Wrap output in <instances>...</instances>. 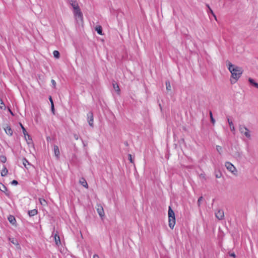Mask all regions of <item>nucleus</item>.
I'll return each mask as SVG.
<instances>
[{
	"instance_id": "obj_34",
	"label": "nucleus",
	"mask_w": 258,
	"mask_h": 258,
	"mask_svg": "<svg viewBox=\"0 0 258 258\" xmlns=\"http://www.w3.org/2000/svg\"><path fill=\"white\" fill-rule=\"evenodd\" d=\"M128 159L131 163H133V160L132 157V155L131 154H128Z\"/></svg>"
},
{
	"instance_id": "obj_19",
	"label": "nucleus",
	"mask_w": 258,
	"mask_h": 258,
	"mask_svg": "<svg viewBox=\"0 0 258 258\" xmlns=\"http://www.w3.org/2000/svg\"><path fill=\"white\" fill-rule=\"evenodd\" d=\"M95 30L97 31V32L100 34L102 35V27L100 26H98L95 28Z\"/></svg>"
},
{
	"instance_id": "obj_29",
	"label": "nucleus",
	"mask_w": 258,
	"mask_h": 258,
	"mask_svg": "<svg viewBox=\"0 0 258 258\" xmlns=\"http://www.w3.org/2000/svg\"><path fill=\"white\" fill-rule=\"evenodd\" d=\"M113 87L114 88V89L117 91V92H119V87L116 84H113Z\"/></svg>"
},
{
	"instance_id": "obj_31",
	"label": "nucleus",
	"mask_w": 258,
	"mask_h": 258,
	"mask_svg": "<svg viewBox=\"0 0 258 258\" xmlns=\"http://www.w3.org/2000/svg\"><path fill=\"white\" fill-rule=\"evenodd\" d=\"M208 13H210L213 16V17H214L215 19L216 20V16L214 14L213 11H212V10L211 9H210V10H209V11H208Z\"/></svg>"
},
{
	"instance_id": "obj_43",
	"label": "nucleus",
	"mask_w": 258,
	"mask_h": 258,
	"mask_svg": "<svg viewBox=\"0 0 258 258\" xmlns=\"http://www.w3.org/2000/svg\"><path fill=\"white\" fill-rule=\"evenodd\" d=\"M9 111H10V113H11V114L14 115L13 113L11 111V110L10 109H9Z\"/></svg>"
},
{
	"instance_id": "obj_42",
	"label": "nucleus",
	"mask_w": 258,
	"mask_h": 258,
	"mask_svg": "<svg viewBox=\"0 0 258 258\" xmlns=\"http://www.w3.org/2000/svg\"><path fill=\"white\" fill-rule=\"evenodd\" d=\"M206 6L207 7V8H208L209 10H210V9H211L209 5L207 4Z\"/></svg>"
},
{
	"instance_id": "obj_20",
	"label": "nucleus",
	"mask_w": 258,
	"mask_h": 258,
	"mask_svg": "<svg viewBox=\"0 0 258 258\" xmlns=\"http://www.w3.org/2000/svg\"><path fill=\"white\" fill-rule=\"evenodd\" d=\"M166 89L168 91H170L171 90V87L170 85V83L169 81H167L166 82Z\"/></svg>"
},
{
	"instance_id": "obj_8",
	"label": "nucleus",
	"mask_w": 258,
	"mask_h": 258,
	"mask_svg": "<svg viewBox=\"0 0 258 258\" xmlns=\"http://www.w3.org/2000/svg\"><path fill=\"white\" fill-rule=\"evenodd\" d=\"M4 130L5 131L6 133L9 135V136H12L13 132L12 128L10 127V126H7L4 128Z\"/></svg>"
},
{
	"instance_id": "obj_22",
	"label": "nucleus",
	"mask_w": 258,
	"mask_h": 258,
	"mask_svg": "<svg viewBox=\"0 0 258 258\" xmlns=\"http://www.w3.org/2000/svg\"><path fill=\"white\" fill-rule=\"evenodd\" d=\"M0 108L2 109H5L6 108L5 104L2 99H0Z\"/></svg>"
},
{
	"instance_id": "obj_23",
	"label": "nucleus",
	"mask_w": 258,
	"mask_h": 258,
	"mask_svg": "<svg viewBox=\"0 0 258 258\" xmlns=\"http://www.w3.org/2000/svg\"><path fill=\"white\" fill-rule=\"evenodd\" d=\"M53 54L54 56L57 58H59V52L57 50H54L53 52Z\"/></svg>"
},
{
	"instance_id": "obj_24",
	"label": "nucleus",
	"mask_w": 258,
	"mask_h": 258,
	"mask_svg": "<svg viewBox=\"0 0 258 258\" xmlns=\"http://www.w3.org/2000/svg\"><path fill=\"white\" fill-rule=\"evenodd\" d=\"M39 202L41 205L43 206H45L47 204L46 201L43 199H39Z\"/></svg>"
},
{
	"instance_id": "obj_33",
	"label": "nucleus",
	"mask_w": 258,
	"mask_h": 258,
	"mask_svg": "<svg viewBox=\"0 0 258 258\" xmlns=\"http://www.w3.org/2000/svg\"><path fill=\"white\" fill-rule=\"evenodd\" d=\"M51 82L52 83L53 87L55 88L56 84L55 81L54 80H51Z\"/></svg>"
},
{
	"instance_id": "obj_21",
	"label": "nucleus",
	"mask_w": 258,
	"mask_h": 258,
	"mask_svg": "<svg viewBox=\"0 0 258 258\" xmlns=\"http://www.w3.org/2000/svg\"><path fill=\"white\" fill-rule=\"evenodd\" d=\"M0 190L3 192H5L7 190V187L3 184H0Z\"/></svg>"
},
{
	"instance_id": "obj_25",
	"label": "nucleus",
	"mask_w": 258,
	"mask_h": 258,
	"mask_svg": "<svg viewBox=\"0 0 258 258\" xmlns=\"http://www.w3.org/2000/svg\"><path fill=\"white\" fill-rule=\"evenodd\" d=\"M7 161V158L5 156H0V161L2 163H5Z\"/></svg>"
},
{
	"instance_id": "obj_27",
	"label": "nucleus",
	"mask_w": 258,
	"mask_h": 258,
	"mask_svg": "<svg viewBox=\"0 0 258 258\" xmlns=\"http://www.w3.org/2000/svg\"><path fill=\"white\" fill-rule=\"evenodd\" d=\"M20 125H21V127L23 130V134L25 136H26V135L28 136V137H29V136L27 134V132H26V131L25 130V128H24V127L23 126V125L20 123Z\"/></svg>"
},
{
	"instance_id": "obj_5",
	"label": "nucleus",
	"mask_w": 258,
	"mask_h": 258,
	"mask_svg": "<svg viewBox=\"0 0 258 258\" xmlns=\"http://www.w3.org/2000/svg\"><path fill=\"white\" fill-rule=\"evenodd\" d=\"M225 166L227 169L231 172L233 174L236 175L237 173V170L236 168L230 162H226L225 164Z\"/></svg>"
},
{
	"instance_id": "obj_2",
	"label": "nucleus",
	"mask_w": 258,
	"mask_h": 258,
	"mask_svg": "<svg viewBox=\"0 0 258 258\" xmlns=\"http://www.w3.org/2000/svg\"><path fill=\"white\" fill-rule=\"evenodd\" d=\"M74 19L78 26H83L84 24L83 14L81 9L73 11Z\"/></svg>"
},
{
	"instance_id": "obj_7",
	"label": "nucleus",
	"mask_w": 258,
	"mask_h": 258,
	"mask_svg": "<svg viewBox=\"0 0 258 258\" xmlns=\"http://www.w3.org/2000/svg\"><path fill=\"white\" fill-rule=\"evenodd\" d=\"M224 212L222 210H218L215 213V216L219 220H221L224 217Z\"/></svg>"
},
{
	"instance_id": "obj_4",
	"label": "nucleus",
	"mask_w": 258,
	"mask_h": 258,
	"mask_svg": "<svg viewBox=\"0 0 258 258\" xmlns=\"http://www.w3.org/2000/svg\"><path fill=\"white\" fill-rule=\"evenodd\" d=\"M239 130L240 133L241 134L244 135L246 138L248 139L250 138L251 136L249 133V131L246 127L242 125H240L239 126Z\"/></svg>"
},
{
	"instance_id": "obj_1",
	"label": "nucleus",
	"mask_w": 258,
	"mask_h": 258,
	"mask_svg": "<svg viewBox=\"0 0 258 258\" xmlns=\"http://www.w3.org/2000/svg\"><path fill=\"white\" fill-rule=\"evenodd\" d=\"M228 70L231 73L232 78L235 80L234 82L231 80V83H235L240 78L242 73V70L240 67H235L230 62H228Z\"/></svg>"
},
{
	"instance_id": "obj_12",
	"label": "nucleus",
	"mask_w": 258,
	"mask_h": 258,
	"mask_svg": "<svg viewBox=\"0 0 258 258\" xmlns=\"http://www.w3.org/2000/svg\"><path fill=\"white\" fill-rule=\"evenodd\" d=\"M8 220L10 222V223L13 225H15L16 222V220L15 217L12 215H10L8 217Z\"/></svg>"
},
{
	"instance_id": "obj_26",
	"label": "nucleus",
	"mask_w": 258,
	"mask_h": 258,
	"mask_svg": "<svg viewBox=\"0 0 258 258\" xmlns=\"http://www.w3.org/2000/svg\"><path fill=\"white\" fill-rule=\"evenodd\" d=\"M210 116L211 118V121L212 123L214 124L215 123V120L213 117L212 112L211 111H210Z\"/></svg>"
},
{
	"instance_id": "obj_28",
	"label": "nucleus",
	"mask_w": 258,
	"mask_h": 258,
	"mask_svg": "<svg viewBox=\"0 0 258 258\" xmlns=\"http://www.w3.org/2000/svg\"><path fill=\"white\" fill-rule=\"evenodd\" d=\"M23 164L24 166L26 168H27V167H26V164H28V165H29V163L28 161L26 158H24V159H23Z\"/></svg>"
},
{
	"instance_id": "obj_36",
	"label": "nucleus",
	"mask_w": 258,
	"mask_h": 258,
	"mask_svg": "<svg viewBox=\"0 0 258 258\" xmlns=\"http://www.w3.org/2000/svg\"><path fill=\"white\" fill-rule=\"evenodd\" d=\"M74 137L75 139V140H78L79 139V135L77 134H74Z\"/></svg>"
},
{
	"instance_id": "obj_37",
	"label": "nucleus",
	"mask_w": 258,
	"mask_h": 258,
	"mask_svg": "<svg viewBox=\"0 0 258 258\" xmlns=\"http://www.w3.org/2000/svg\"><path fill=\"white\" fill-rule=\"evenodd\" d=\"M51 108L52 111L53 112L54 110L53 102H52V105H51Z\"/></svg>"
},
{
	"instance_id": "obj_3",
	"label": "nucleus",
	"mask_w": 258,
	"mask_h": 258,
	"mask_svg": "<svg viewBox=\"0 0 258 258\" xmlns=\"http://www.w3.org/2000/svg\"><path fill=\"white\" fill-rule=\"evenodd\" d=\"M168 215L169 226L171 229H173L175 224V218L174 212L170 207H169Z\"/></svg>"
},
{
	"instance_id": "obj_15",
	"label": "nucleus",
	"mask_w": 258,
	"mask_h": 258,
	"mask_svg": "<svg viewBox=\"0 0 258 258\" xmlns=\"http://www.w3.org/2000/svg\"><path fill=\"white\" fill-rule=\"evenodd\" d=\"M227 121H228V124L229 125V127L230 128L231 131L232 132H234L235 127H234V126L233 125V123L232 120H231L229 118H228Z\"/></svg>"
},
{
	"instance_id": "obj_17",
	"label": "nucleus",
	"mask_w": 258,
	"mask_h": 258,
	"mask_svg": "<svg viewBox=\"0 0 258 258\" xmlns=\"http://www.w3.org/2000/svg\"><path fill=\"white\" fill-rule=\"evenodd\" d=\"M71 5L73 7V11H76L78 9H80V7L78 5V4L77 3V2H75V3H72L71 4Z\"/></svg>"
},
{
	"instance_id": "obj_11",
	"label": "nucleus",
	"mask_w": 258,
	"mask_h": 258,
	"mask_svg": "<svg viewBox=\"0 0 258 258\" xmlns=\"http://www.w3.org/2000/svg\"><path fill=\"white\" fill-rule=\"evenodd\" d=\"M97 211L98 214L99 215V216L101 217L104 216V210H103V208L101 206H100L99 207H98L97 209Z\"/></svg>"
},
{
	"instance_id": "obj_32",
	"label": "nucleus",
	"mask_w": 258,
	"mask_h": 258,
	"mask_svg": "<svg viewBox=\"0 0 258 258\" xmlns=\"http://www.w3.org/2000/svg\"><path fill=\"white\" fill-rule=\"evenodd\" d=\"M203 197H200L199 198V199H198V206H200L201 202L203 201Z\"/></svg>"
},
{
	"instance_id": "obj_41",
	"label": "nucleus",
	"mask_w": 258,
	"mask_h": 258,
	"mask_svg": "<svg viewBox=\"0 0 258 258\" xmlns=\"http://www.w3.org/2000/svg\"><path fill=\"white\" fill-rule=\"evenodd\" d=\"M230 256H233V257H235V255L234 253H232L230 254Z\"/></svg>"
},
{
	"instance_id": "obj_18",
	"label": "nucleus",
	"mask_w": 258,
	"mask_h": 258,
	"mask_svg": "<svg viewBox=\"0 0 258 258\" xmlns=\"http://www.w3.org/2000/svg\"><path fill=\"white\" fill-rule=\"evenodd\" d=\"M37 214V210L36 209H33L30 211H29L28 214L30 216H33L36 215Z\"/></svg>"
},
{
	"instance_id": "obj_30",
	"label": "nucleus",
	"mask_w": 258,
	"mask_h": 258,
	"mask_svg": "<svg viewBox=\"0 0 258 258\" xmlns=\"http://www.w3.org/2000/svg\"><path fill=\"white\" fill-rule=\"evenodd\" d=\"M216 150L217 151H218V152L219 153V154H221V152H222V148L221 146H216Z\"/></svg>"
},
{
	"instance_id": "obj_14",
	"label": "nucleus",
	"mask_w": 258,
	"mask_h": 258,
	"mask_svg": "<svg viewBox=\"0 0 258 258\" xmlns=\"http://www.w3.org/2000/svg\"><path fill=\"white\" fill-rule=\"evenodd\" d=\"M248 81L251 85L258 89V83L255 82L253 79L249 78Z\"/></svg>"
},
{
	"instance_id": "obj_16",
	"label": "nucleus",
	"mask_w": 258,
	"mask_h": 258,
	"mask_svg": "<svg viewBox=\"0 0 258 258\" xmlns=\"http://www.w3.org/2000/svg\"><path fill=\"white\" fill-rule=\"evenodd\" d=\"M8 170L7 169L6 167L4 165L3 169L1 171V175L2 176H5L8 174Z\"/></svg>"
},
{
	"instance_id": "obj_40",
	"label": "nucleus",
	"mask_w": 258,
	"mask_h": 258,
	"mask_svg": "<svg viewBox=\"0 0 258 258\" xmlns=\"http://www.w3.org/2000/svg\"><path fill=\"white\" fill-rule=\"evenodd\" d=\"M49 99L51 102V105H52V102H53V101L51 96L49 97Z\"/></svg>"
},
{
	"instance_id": "obj_13",
	"label": "nucleus",
	"mask_w": 258,
	"mask_h": 258,
	"mask_svg": "<svg viewBox=\"0 0 258 258\" xmlns=\"http://www.w3.org/2000/svg\"><path fill=\"white\" fill-rule=\"evenodd\" d=\"M54 241L56 245H58L60 243V240L59 235L55 233L54 236Z\"/></svg>"
},
{
	"instance_id": "obj_10",
	"label": "nucleus",
	"mask_w": 258,
	"mask_h": 258,
	"mask_svg": "<svg viewBox=\"0 0 258 258\" xmlns=\"http://www.w3.org/2000/svg\"><path fill=\"white\" fill-rule=\"evenodd\" d=\"M79 182L84 187L88 188V183L86 181V180H85V179L84 178H81L80 179V181H79Z\"/></svg>"
},
{
	"instance_id": "obj_39",
	"label": "nucleus",
	"mask_w": 258,
	"mask_h": 258,
	"mask_svg": "<svg viewBox=\"0 0 258 258\" xmlns=\"http://www.w3.org/2000/svg\"><path fill=\"white\" fill-rule=\"evenodd\" d=\"M93 258H99V257L97 254H94L93 256Z\"/></svg>"
},
{
	"instance_id": "obj_9",
	"label": "nucleus",
	"mask_w": 258,
	"mask_h": 258,
	"mask_svg": "<svg viewBox=\"0 0 258 258\" xmlns=\"http://www.w3.org/2000/svg\"><path fill=\"white\" fill-rule=\"evenodd\" d=\"M53 150H54V153L55 156H56V157L57 158H58L59 157V154H60L58 147L56 145H54Z\"/></svg>"
},
{
	"instance_id": "obj_38",
	"label": "nucleus",
	"mask_w": 258,
	"mask_h": 258,
	"mask_svg": "<svg viewBox=\"0 0 258 258\" xmlns=\"http://www.w3.org/2000/svg\"><path fill=\"white\" fill-rule=\"evenodd\" d=\"M69 3L71 5L72 3H74L76 2L75 0H69Z\"/></svg>"
},
{
	"instance_id": "obj_6",
	"label": "nucleus",
	"mask_w": 258,
	"mask_h": 258,
	"mask_svg": "<svg viewBox=\"0 0 258 258\" xmlns=\"http://www.w3.org/2000/svg\"><path fill=\"white\" fill-rule=\"evenodd\" d=\"M87 120L90 126L93 127L94 117L93 113L92 112H89L87 114Z\"/></svg>"
},
{
	"instance_id": "obj_35",
	"label": "nucleus",
	"mask_w": 258,
	"mask_h": 258,
	"mask_svg": "<svg viewBox=\"0 0 258 258\" xmlns=\"http://www.w3.org/2000/svg\"><path fill=\"white\" fill-rule=\"evenodd\" d=\"M18 183V181L16 180H14L12 182V184H13V185H17Z\"/></svg>"
}]
</instances>
